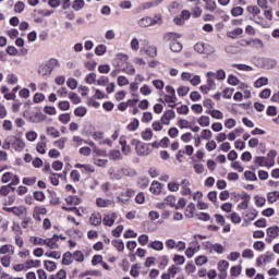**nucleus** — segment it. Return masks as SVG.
I'll use <instances>...</instances> for the list:
<instances>
[{
	"instance_id": "1",
	"label": "nucleus",
	"mask_w": 279,
	"mask_h": 279,
	"mask_svg": "<svg viewBox=\"0 0 279 279\" xmlns=\"http://www.w3.org/2000/svg\"><path fill=\"white\" fill-rule=\"evenodd\" d=\"M165 38L166 40H170V49L174 53H180V51H182L184 48L182 43L178 41V38H182V35L178 33H168Z\"/></svg>"
},
{
	"instance_id": "2",
	"label": "nucleus",
	"mask_w": 279,
	"mask_h": 279,
	"mask_svg": "<svg viewBox=\"0 0 279 279\" xmlns=\"http://www.w3.org/2000/svg\"><path fill=\"white\" fill-rule=\"evenodd\" d=\"M92 138L98 143V145H108V147H112V141L104 134L101 131H95L92 133Z\"/></svg>"
},
{
	"instance_id": "3",
	"label": "nucleus",
	"mask_w": 279,
	"mask_h": 279,
	"mask_svg": "<svg viewBox=\"0 0 279 279\" xmlns=\"http://www.w3.org/2000/svg\"><path fill=\"white\" fill-rule=\"evenodd\" d=\"M203 247L204 250H207L209 254H213V252H215V254H223V252H226V248L220 243H211L207 241L203 243Z\"/></svg>"
},
{
	"instance_id": "4",
	"label": "nucleus",
	"mask_w": 279,
	"mask_h": 279,
	"mask_svg": "<svg viewBox=\"0 0 279 279\" xmlns=\"http://www.w3.org/2000/svg\"><path fill=\"white\" fill-rule=\"evenodd\" d=\"M8 143H11V147L14 151H23V149H25V142L14 135L8 136Z\"/></svg>"
},
{
	"instance_id": "5",
	"label": "nucleus",
	"mask_w": 279,
	"mask_h": 279,
	"mask_svg": "<svg viewBox=\"0 0 279 279\" xmlns=\"http://www.w3.org/2000/svg\"><path fill=\"white\" fill-rule=\"evenodd\" d=\"M194 51H196V53H206L207 56H209V53H213L215 51V48H213V46L208 44L197 43L196 45H194Z\"/></svg>"
},
{
	"instance_id": "6",
	"label": "nucleus",
	"mask_w": 279,
	"mask_h": 279,
	"mask_svg": "<svg viewBox=\"0 0 279 279\" xmlns=\"http://www.w3.org/2000/svg\"><path fill=\"white\" fill-rule=\"evenodd\" d=\"M165 0H153L149 2H143L140 4L137 12H145V10H151V8H158Z\"/></svg>"
},
{
	"instance_id": "7",
	"label": "nucleus",
	"mask_w": 279,
	"mask_h": 279,
	"mask_svg": "<svg viewBox=\"0 0 279 279\" xmlns=\"http://www.w3.org/2000/svg\"><path fill=\"white\" fill-rule=\"evenodd\" d=\"M175 119V111L169 109L166 110L160 119L162 125H171V121Z\"/></svg>"
},
{
	"instance_id": "8",
	"label": "nucleus",
	"mask_w": 279,
	"mask_h": 279,
	"mask_svg": "<svg viewBox=\"0 0 279 279\" xmlns=\"http://www.w3.org/2000/svg\"><path fill=\"white\" fill-rule=\"evenodd\" d=\"M158 21H160V17L154 20L150 16H144L137 21V24L140 27H151V25L158 24Z\"/></svg>"
},
{
	"instance_id": "9",
	"label": "nucleus",
	"mask_w": 279,
	"mask_h": 279,
	"mask_svg": "<svg viewBox=\"0 0 279 279\" xmlns=\"http://www.w3.org/2000/svg\"><path fill=\"white\" fill-rule=\"evenodd\" d=\"M64 239L62 235L54 234L52 238L46 239L45 245L49 250H58V241Z\"/></svg>"
},
{
	"instance_id": "10",
	"label": "nucleus",
	"mask_w": 279,
	"mask_h": 279,
	"mask_svg": "<svg viewBox=\"0 0 279 279\" xmlns=\"http://www.w3.org/2000/svg\"><path fill=\"white\" fill-rule=\"evenodd\" d=\"M117 218L118 216L114 213L106 214L102 218V223L108 228H112V226H114V222L117 221Z\"/></svg>"
},
{
	"instance_id": "11",
	"label": "nucleus",
	"mask_w": 279,
	"mask_h": 279,
	"mask_svg": "<svg viewBox=\"0 0 279 279\" xmlns=\"http://www.w3.org/2000/svg\"><path fill=\"white\" fill-rule=\"evenodd\" d=\"M147 248L154 250L155 252H162V250H165V244L160 240H154L147 244Z\"/></svg>"
},
{
	"instance_id": "12",
	"label": "nucleus",
	"mask_w": 279,
	"mask_h": 279,
	"mask_svg": "<svg viewBox=\"0 0 279 279\" xmlns=\"http://www.w3.org/2000/svg\"><path fill=\"white\" fill-rule=\"evenodd\" d=\"M104 218L101 217V214L98 211H94L89 217V223L90 226H101Z\"/></svg>"
},
{
	"instance_id": "13",
	"label": "nucleus",
	"mask_w": 279,
	"mask_h": 279,
	"mask_svg": "<svg viewBox=\"0 0 279 279\" xmlns=\"http://www.w3.org/2000/svg\"><path fill=\"white\" fill-rule=\"evenodd\" d=\"M135 151L138 156H149V154H151L149 145L143 142L137 146V148H135Z\"/></svg>"
},
{
	"instance_id": "14",
	"label": "nucleus",
	"mask_w": 279,
	"mask_h": 279,
	"mask_svg": "<svg viewBox=\"0 0 279 279\" xmlns=\"http://www.w3.org/2000/svg\"><path fill=\"white\" fill-rule=\"evenodd\" d=\"M142 51L149 58H156V56H158V48L156 46H144L142 47Z\"/></svg>"
},
{
	"instance_id": "15",
	"label": "nucleus",
	"mask_w": 279,
	"mask_h": 279,
	"mask_svg": "<svg viewBox=\"0 0 279 279\" xmlns=\"http://www.w3.org/2000/svg\"><path fill=\"white\" fill-rule=\"evenodd\" d=\"M162 104H168L169 108H175V101H178V96H167L165 95L160 98Z\"/></svg>"
},
{
	"instance_id": "16",
	"label": "nucleus",
	"mask_w": 279,
	"mask_h": 279,
	"mask_svg": "<svg viewBox=\"0 0 279 279\" xmlns=\"http://www.w3.org/2000/svg\"><path fill=\"white\" fill-rule=\"evenodd\" d=\"M149 191L154 195H160V193H162V184H160L158 181H153Z\"/></svg>"
},
{
	"instance_id": "17",
	"label": "nucleus",
	"mask_w": 279,
	"mask_h": 279,
	"mask_svg": "<svg viewBox=\"0 0 279 279\" xmlns=\"http://www.w3.org/2000/svg\"><path fill=\"white\" fill-rule=\"evenodd\" d=\"M246 45H250V47H252L253 49H264V47H265V43H263V40H260L258 38L248 40V43H246Z\"/></svg>"
},
{
	"instance_id": "18",
	"label": "nucleus",
	"mask_w": 279,
	"mask_h": 279,
	"mask_svg": "<svg viewBox=\"0 0 279 279\" xmlns=\"http://www.w3.org/2000/svg\"><path fill=\"white\" fill-rule=\"evenodd\" d=\"M250 21H254L256 25H260V27H269V24L267 23V21H265V19H263V16H260V14L250 17Z\"/></svg>"
},
{
	"instance_id": "19",
	"label": "nucleus",
	"mask_w": 279,
	"mask_h": 279,
	"mask_svg": "<svg viewBox=\"0 0 279 279\" xmlns=\"http://www.w3.org/2000/svg\"><path fill=\"white\" fill-rule=\"evenodd\" d=\"M122 73H125L126 75H136V69L132 63L125 62L122 68Z\"/></svg>"
},
{
	"instance_id": "20",
	"label": "nucleus",
	"mask_w": 279,
	"mask_h": 279,
	"mask_svg": "<svg viewBox=\"0 0 279 279\" xmlns=\"http://www.w3.org/2000/svg\"><path fill=\"white\" fill-rule=\"evenodd\" d=\"M121 173H122V175H125L126 178L136 177V171L134 170V168H131L129 166L122 167L121 168Z\"/></svg>"
},
{
	"instance_id": "21",
	"label": "nucleus",
	"mask_w": 279,
	"mask_h": 279,
	"mask_svg": "<svg viewBox=\"0 0 279 279\" xmlns=\"http://www.w3.org/2000/svg\"><path fill=\"white\" fill-rule=\"evenodd\" d=\"M191 183L184 179L181 183V195H191Z\"/></svg>"
},
{
	"instance_id": "22",
	"label": "nucleus",
	"mask_w": 279,
	"mask_h": 279,
	"mask_svg": "<svg viewBox=\"0 0 279 279\" xmlns=\"http://www.w3.org/2000/svg\"><path fill=\"white\" fill-rule=\"evenodd\" d=\"M255 165H258V167H274L275 162L272 160V162L269 165L266 157H256Z\"/></svg>"
},
{
	"instance_id": "23",
	"label": "nucleus",
	"mask_w": 279,
	"mask_h": 279,
	"mask_svg": "<svg viewBox=\"0 0 279 279\" xmlns=\"http://www.w3.org/2000/svg\"><path fill=\"white\" fill-rule=\"evenodd\" d=\"M76 169H81L83 173H95V167L90 165L77 163Z\"/></svg>"
},
{
	"instance_id": "24",
	"label": "nucleus",
	"mask_w": 279,
	"mask_h": 279,
	"mask_svg": "<svg viewBox=\"0 0 279 279\" xmlns=\"http://www.w3.org/2000/svg\"><path fill=\"white\" fill-rule=\"evenodd\" d=\"M206 114H210V117H213V119H217L218 121H221L223 119V112L217 110V109H214V110H206L205 111Z\"/></svg>"
},
{
	"instance_id": "25",
	"label": "nucleus",
	"mask_w": 279,
	"mask_h": 279,
	"mask_svg": "<svg viewBox=\"0 0 279 279\" xmlns=\"http://www.w3.org/2000/svg\"><path fill=\"white\" fill-rule=\"evenodd\" d=\"M266 197L269 204H276V202H278L279 199V192L278 191L268 192Z\"/></svg>"
},
{
	"instance_id": "26",
	"label": "nucleus",
	"mask_w": 279,
	"mask_h": 279,
	"mask_svg": "<svg viewBox=\"0 0 279 279\" xmlns=\"http://www.w3.org/2000/svg\"><path fill=\"white\" fill-rule=\"evenodd\" d=\"M108 173L111 180H121L122 178L121 169L117 170L116 168H110Z\"/></svg>"
},
{
	"instance_id": "27",
	"label": "nucleus",
	"mask_w": 279,
	"mask_h": 279,
	"mask_svg": "<svg viewBox=\"0 0 279 279\" xmlns=\"http://www.w3.org/2000/svg\"><path fill=\"white\" fill-rule=\"evenodd\" d=\"M38 73L41 77H49V75H51V69H49L47 64H41L38 69Z\"/></svg>"
},
{
	"instance_id": "28",
	"label": "nucleus",
	"mask_w": 279,
	"mask_h": 279,
	"mask_svg": "<svg viewBox=\"0 0 279 279\" xmlns=\"http://www.w3.org/2000/svg\"><path fill=\"white\" fill-rule=\"evenodd\" d=\"M96 204L98 208H108V206H112V201L100 197L96 199Z\"/></svg>"
},
{
	"instance_id": "29",
	"label": "nucleus",
	"mask_w": 279,
	"mask_h": 279,
	"mask_svg": "<svg viewBox=\"0 0 279 279\" xmlns=\"http://www.w3.org/2000/svg\"><path fill=\"white\" fill-rule=\"evenodd\" d=\"M267 84H269V78L265 76H262L254 82L255 88H263V86H267Z\"/></svg>"
},
{
	"instance_id": "30",
	"label": "nucleus",
	"mask_w": 279,
	"mask_h": 279,
	"mask_svg": "<svg viewBox=\"0 0 279 279\" xmlns=\"http://www.w3.org/2000/svg\"><path fill=\"white\" fill-rule=\"evenodd\" d=\"M278 61H276L275 59L267 58L264 60V69H276Z\"/></svg>"
},
{
	"instance_id": "31",
	"label": "nucleus",
	"mask_w": 279,
	"mask_h": 279,
	"mask_svg": "<svg viewBox=\"0 0 279 279\" xmlns=\"http://www.w3.org/2000/svg\"><path fill=\"white\" fill-rule=\"evenodd\" d=\"M245 217H246V219H248V221H254V219H256V217H258V210H256V208H254V207H251V208H248Z\"/></svg>"
},
{
	"instance_id": "32",
	"label": "nucleus",
	"mask_w": 279,
	"mask_h": 279,
	"mask_svg": "<svg viewBox=\"0 0 279 279\" xmlns=\"http://www.w3.org/2000/svg\"><path fill=\"white\" fill-rule=\"evenodd\" d=\"M62 5V14H65L66 19H69V8H71V0H60Z\"/></svg>"
},
{
	"instance_id": "33",
	"label": "nucleus",
	"mask_w": 279,
	"mask_h": 279,
	"mask_svg": "<svg viewBox=\"0 0 279 279\" xmlns=\"http://www.w3.org/2000/svg\"><path fill=\"white\" fill-rule=\"evenodd\" d=\"M279 235V227H270L267 229V236L270 239H278Z\"/></svg>"
},
{
	"instance_id": "34",
	"label": "nucleus",
	"mask_w": 279,
	"mask_h": 279,
	"mask_svg": "<svg viewBox=\"0 0 279 279\" xmlns=\"http://www.w3.org/2000/svg\"><path fill=\"white\" fill-rule=\"evenodd\" d=\"M197 123L201 125V128H209L210 126V117L208 116H202Z\"/></svg>"
},
{
	"instance_id": "35",
	"label": "nucleus",
	"mask_w": 279,
	"mask_h": 279,
	"mask_svg": "<svg viewBox=\"0 0 279 279\" xmlns=\"http://www.w3.org/2000/svg\"><path fill=\"white\" fill-rule=\"evenodd\" d=\"M14 254V246L4 244L0 247V254L8 256V254Z\"/></svg>"
},
{
	"instance_id": "36",
	"label": "nucleus",
	"mask_w": 279,
	"mask_h": 279,
	"mask_svg": "<svg viewBox=\"0 0 279 279\" xmlns=\"http://www.w3.org/2000/svg\"><path fill=\"white\" fill-rule=\"evenodd\" d=\"M246 11L251 14V17L258 16V14H260V8L256 5H248Z\"/></svg>"
},
{
	"instance_id": "37",
	"label": "nucleus",
	"mask_w": 279,
	"mask_h": 279,
	"mask_svg": "<svg viewBox=\"0 0 279 279\" xmlns=\"http://www.w3.org/2000/svg\"><path fill=\"white\" fill-rule=\"evenodd\" d=\"M254 199H255V206H257V208H263V206L267 204V198H265V196L256 195Z\"/></svg>"
},
{
	"instance_id": "38",
	"label": "nucleus",
	"mask_w": 279,
	"mask_h": 279,
	"mask_svg": "<svg viewBox=\"0 0 279 279\" xmlns=\"http://www.w3.org/2000/svg\"><path fill=\"white\" fill-rule=\"evenodd\" d=\"M108 156L110 160H123V155L119 150H111Z\"/></svg>"
},
{
	"instance_id": "39",
	"label": "nucleus",
	"mask_w": 279,
	"mask_h": 279,
	"mask_svg": "<svg viewBox=\"0 0 279 279\" xmlns=\"http://www.w3.org/2000/svg\"><path fill=\"white\" fill-rule=\"evenodd\" d=\"M241 34H243V29L242 28H234L231 32L227 33L228 38H232L233 40L236 39L238 36H241Z\"/></svg>"
},
{
	"instance_id": "40",
	"label": "nucleus",
	"mask_w": 279,
	"mask_h": 279,
	"mask_svg": "<svg viewBox=\"0 0 279 279\" xmlns=\"http://www.w3.org/2000/svg\"><path fill=\"white\" fill-rule=\"evenodd\" d=\"M185 217H189L190 219L195 217V204L190 203L186 208Z\"/></svg>"
},
{
	"instance_id": "41",
	"label": "nucleus",
	"mask_w": 279,
	"mask_h": 279,
	"mask_svg": "<svg viewBox=\"0 0 279 279\" xmlns=\"http://www.w3.org/2000/svg\"><path fill=\"white\" fill-rule=\"evenodd\" d=\"M0 263L2 267H10L12 265V256L11 255H4L0 258Z\"/></svg>"
},
{
	"instance_id": "42",
	"label": "nucleus",
	"mask_w": 279,
	"mask_h": 279,
	"mask_svg": "<svg viewBox=\"0 0 279 279\" xmlns=\"http://www.w3.org/2000/svg\"><path fill=\"white\" fill-rule=\"evenodd\" d=\"M137 184L141 186V189H147L149 186V178L140 177Z\"/></svg>"
},
{
	"instance_id": "43",
	"label": "nucleus",
	"mask_w": 279,
	"mask_h": 279,
	"mask_svg": "<svg viewBox=\"0 0 279 279\" xmlns=\"http://www.w3.org/2000/svg\"><path fill=\"white\" fill-rule=\"evenodd\" d=\"M257 266L258 267H263V265H267V263H269V255H260L257 259H256Z\"/></svg>"
},
{
	"instance_id": "44",
	"label": "nucleus",
	"mask_w": 279,
	"mask_h": 279,
	"mask_svg": "<svg viewBox=\"0 0 279 279\" xmlns=\"http://www.w3.org/2000/svg\"><path fill=\"white\" fill-rule=\"evenodd\" d=\"M233 69H238V71H244V72L254 71V68L243 63L233 64Z\"/></svg>"
},
{
	"instance_id": "45",
	"label": "nucleus",
	"mask_w": 279,
	"mask_h": 279,
	"mask_svg": "<svg viewBox=\"0 0 279 279\" xmlns=\"http://www.w3.org/2000/svg\"><path fill=\"white\" fill-rule=\"evenodd\" d=\"M227 219H230L235 225L241 223V216L236 211H233L231 215L227 216Z\"/></svg>"
},
{
	"instance_id": "46",
	"label": "nucleus",
	"mask_w": 279,
	"mask_h": 279,
	"mask_svg": "<svg viewBox=\"0 0 279 279\" xmlns=\"http://www.w3.org/2000/svg\"><path fill=\"white\" fill-rule=\"evenodd\" d=\"M106 51H108V47L104 44H100L95 48L96 56H104V53H106Z\"/></svg>"
},
{
	"instance_id": "47",
	"label": "nucleus",
	"mask_w": 279,
	"mask_h": 279,
	"mask_svg": "<svg viewBox=\"0 0 279 279\" xmlns=\"http://www.w3.org/2000/svg\"><path fill=\"white\" fill-rule=\"evenodd\" d=\"M141 125V122L138 121V119H134L129 125H128V130L130 132H136L138 130V126Z\"/></svg>"
},
{
	"instance_id": "48",
	"label": "nucleus",
	"mask_w": 279,
	"mask_h": 279,
	"mask_svg": "<svg viewBox=\"0 0 279 279\" xmlns=\"http://www.w3.org/2000/svg\"><path fill=\"white\" fill-rule=\"evenodd\" d=\"M201 138H203L204 141H210V138H213V131L204 129L201 133Z\"/></svg>"
},
{
	"instance_id": "49",
	"label": "nucleus",
	"mask_w": 279,
	"mask_h": 279,
	"mask_svg": "<svg viewBox=\"0 0 279 279\" xmlns=\"http://www.w3.org/2000/svg\"><path fill=\"white\" fill-rule=\"evenodd\" d=\"M48 136H52V138H59L60 137V131H58L56 128L50 126L47 129Z\"/></svg>"
},
{
	"instance_id": "50",
	"label": "nucleus",
	"mask_w": 279,
	"mask_h": 279,
	"mask_svg": "<svg viewBox=\"0 0 279 279\" xmlns=\"http://www.w3.org/2000/svg\"><path fill=\"white\" fill-rule=\"evenodd\" d=\"M84 5H86V2H84V0H75L73 2V10H75L76 12H80V10H82L84 8Z\"/></svg>"
},
{
	"instance_id": "51",
	"label": "nucleus",
	"mask_w": 279,
	"mask_h": 279,
	"mask_svg": "<svg viewBox=\"0 0 279 279\" xmlns=\"http://www.w3.org/2000/svg\"><path fill=\"white\" fill-rule=\"evenodd\" d=\"M168 191H170L171 193H175L178 191H180V183L172 181L168 183Z\"/></svg>"
},
{
	"instance_id": "52",
	"label": "nucleus",
	"mask_w": 279,
	"mask_h": 279,
	"mask_svg": "<svg viewBox=\"0 0 279 279\" xmlns=\"http://www.w3.org/2000/svg\"><path fill=\"white\" fill-rule=\"evenodd\" d=\"M178 125L181 130H190L191 129V122H189V120L181 119L178 121Z\"/></svg>"
},
{
	"instance_id": "53",
	"label": "nucleus",
	"mask_w": 279,
	"mask_h": 279,
	"mask_svg": "<svg viewBox=\"0 0 279 279\" xmlns=\"http://www.w3.org/2000/svg\"><path fill=\"white\" fill-rule=\"evenodd\" d=\"M206 3V10L208 12H215L217 10V2L215 0H208Z\"/></svg>"
},
{
	"instance_id": "54",
	"label": "nucleus",
	"mask_w": 279,
	"mask_h": 279,
	"mask_svg": "<svg viewBox=\"0 0 279 279\" xmlns=\"http://www.w3.org/2000/svg\"><path fill=\"white\" fill-rule=\"evenodd\" d=\"M57 267L56 262L45 260V269L47 271H56Z\"/></svg>"
},
{
	"instance_id": "55",
	"label": "nucleus",
	"mask_w": 279,
	"mask_h": 279,
	"mask_svg": "<svg viewBox=\"0 0 279 279\" xmlns=\"http://www.w3.org/2000/svg\"><path fill=\"white\" fill-rule=\"evenodd\" d=\"M169 265V256L162 255L159 257V267L160 269H165Z\"/></svg>"
},
{
	"instance_id": "56",
	"label": "nucleus",
	"mask_w": 279,
	"mask_h": 279,
	"mask_svg": "<svg viewBox=\"0 0 279 279\" xmlns=\"http://www.w3.org/2000/svg\"><path fill=\"white\" fill-rule=\"evenodd\" d=\"M166 206H171L172 208L175 207V196L169 195L163 199Z\"/></svg>"
},
{
	"instance_id": "57",
	"label": "nucleus",
	"mask_w": 279,
	"mask_h": 279,
	"mask_svg": "<svg viewBox=\"0 0 279 279\" xmlns=\"http://www.w3.org/2000/svg\"><path fill=\"white\" fill-rule=\"evenodd\" d=\"M154 136V132L151 129H146L145 132L142 133L143 141H151V137Z\"/></svg>"
},
{
	"instance_id": "58",
	"label": "nucleus",
	"mask_w": 279,
	"mask_h": 279,
	"mask_svg": "<svg viewBox=\"0 0 279 279\" xmlns=\"http://www.w3.org/2000/svg\"><path fill=\"white\" fill-rule=\"evenodd\" d=\"M244 178L246 180H248L250 182H256V180H258V178L256 177V173H254L252 171H245L244 172Z\"/></svg>"
},
{
	"instance_id": "59",
	"label": "nucleus",
	"mask_w": 279,
	"mask_h": 279,
	"mask_svg": "<svg viewBox=\"0 0 279 279\" xmlns=\"http://www.w3.org/2000/svg\"><path fill=\"white\" fill-rule=\"evenodd\" d=\"M26 140L29 141V143H34L38 138V133L35 131H29L25 134Z\"/></svg>"
},
{
	"instance_id": "60",
	"label": "nucleus",
	"mask_w": 279,
	"mask_h": 279,
	"mask_svg": "<svg viewBox=\"0 0 279 279\" xmlns=\"http://www.w3.org/2000/svg\"><path fill=\"white\" fill-rule=\"evenodd\" d=\"M86 112H87L86 107H77V108L74 110L75 117H86Z\"/></svg>"
},
{
	"instance_id": "61",
	"label": "nucleus",
	"mask_w": 279,
	"mask_h": 279,
	"mask_svg": "<svg viewBox=\"0 0 279 279\" xmlns=\"http://www.w3.org/2000/svg\"><path fill=\"white\" fill-rule=\"evenodd\" d=\"M46 147H47V142H39L37 143L36 149L38 154H47Z\"/></svg>"
},
{
	"instance_id": "62",
	"label": "nucleus",
	"mask_w": 279,
	"mask_h": 279,
	"mask_svg": "<svg viewBox=\"0 0 279 279\" xmlns=\"http://www.w3.org/2000/svg\"><path fill=\"white\" fill-rule=\"evenodd\" d=\"M196 219H198V221H210V215L206 213H198L196 214Z\"/></svg>"
},
{
	"instance_id": "63",
	"label": "nucleus",
	"mask_w": 279,
	"mask_h": 279,
	"mask_svg": "<svg viewBox=\"0 0 279 279\" xmlns=\"http://www.w3.org/2000/svg\"><path fill=\"white\" fill-rule=\"evenodd\" d=\"M243 7H235L231 10L232 16H243Z\"/></svg>"
},
{
	"instance_id": "64",
	"label": "nucleus",
	"mask_w": 279,
	"mask_h": 279,
	"mask_svg": "<svg viewBox=\"0 0 279 279\" xmlns=\"http://www.w3.org/2000/svg\"><path fill=\"white\" fill-rule=\"evenodd\" d=\"M118 86H128L130 84V80H128L125 76L120 75L118 76Z\"/></svg>"
}]
</instances>
